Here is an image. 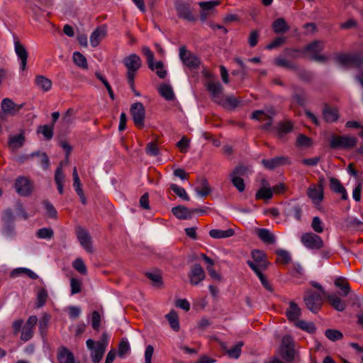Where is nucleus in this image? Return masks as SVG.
Wrapping results in <instances>:
<instances>
[{
	"mask_svg": "<svg viewBox=\"0 0 363 363\" xmlns=\"http://www.w3.org/2000/svg\"><path fill=\"white\" fill-rule=\"evenodd\" d=\"M123 64L127 68V80L134 90V79L137 71L142 66V60L136 54H130L123 59Z\"/></svg>",
	"mask_w": 363,
	"mask_h": 363,
	"instance_id": "1",
	"label": "nucleus"
},
{
	"mask_svg": "<svg viewBox=\"0 0 363 363\" xmlns=\"http://www.w3.org/2000/svg\"><path fill=\"white\" fill-rule=\"evenodd\" d=\"M357 139L350 135H332L330 140V147L332 149L350 150L357 145Z\"/></svg>",
	"mask_w": 363,
	"mask_h": 363,
	"instance_id": "2",
	"label": "nucleus"
},
{
	"mask_svg": "<svg viewBox=\"0 0 363 363\" xmlns=\"http://www.w3.org/2000/svg\"><path fill=\"white\" fill-rule=\"evenodd\" d=\"M175 9L179 18L189 22H195L196 17L193 14L191 4L183 0H177L175 2Z\"/></svg>",
	"mask_w": 363,
	"mask_h": 363,
	"instance_id": "3",
	"label": "nucleus"
},
{
	"mask_svg": "<svg viewBox=\"0 0 363 363\" xmlns=\"http://www.w3.org/2000/svg\"><path fill=\"white\" fill-rule=\"evenodd\" d=\"M14 187L18 195L29 196L33 191V183L26 177H18L15 181Z\"/></svg>",
	"mask_w": 363,
	"mask_h": 363,
	"instance_id": "4",
	"label": "nucleus"
},
{
	"mask_svg": "<svg viewBox=\"0 0 363 363\" xmlns=\"http://www.w3.org/2000/svg\"><path fill=\"white\" fill-rule=\"evenodd\" d=\"M130 115L136 127L141 129L144 127L145 109L141 102H136L131 105Z\"/></svg>",
	"mask_w": 363,
	"mask_h": 363,
	"instance_id": "5",
	"label": "nucleus"
},
{
	"mask_svg": "<svg viewBox=\"0 0 363 363\" xmlns=\"http://www.w3.org/2000/svg\"><path fill=\"white\" fill-rule=\"evenodd\" d=\"M179 57L183 64L190 69L198 68L201 64L200 59L196 55L187 50L185 46L180 48Z\"/></svg>",
	"mask_w": 363,
	"mask_h": 363,
	"instance_id": "6",
	"label": "nucleus"
},
{
	"mask_svg": "<svg viewBox=\"0 0 363 363\" xmlns=\"http://www.w3.org/2000/svg\"><path fill=\"white\" fill-rule=\"evenodd\" d=\"M306 307L313 313H318L323 305V298L320 294L311 291L304 297Z\"/></svg>",
	"mask_w": 363,
	"mask_h": 363,
	"instance_id": "7",
	"label": "nucleus"
},
{
	"mask_svg": "<svg viewBox=\"0 0 363 363\" xmlns=\"http://www.w3.org/2000/svg\"><path fill=\"white\" fill-rule=\"evenodd\" d=\"M282 356L287 362H291L294 359L295 343L290 335L284 336L281 345Z\"/></svg>",
	"mask_w": 363,
	"mask_h": 363,
	"instance_id": "8",
	"label": "nucleus"
},
{
	"mask_svg": "<svg viewBox=\"0 0 363 363\" xmlns=\"http://www.w3.org/2000/svg\"><path fill=\"white\" fill-rule=\"evenodd\" d=\"M301 241L306 247L311 250H319L323 246L322 238L319 235L312 233L303 234L301 238Z\"/></svg>",
	"mask_w": 363,
	"mask_h": 363,
	"instance_id": "9",
	"label": "nucleus"
},
{
	"mask_svg": "<svg viewBox=\"0 0 363 363\" xmlns=\"http://www.w3.org/2000/svg\"><path fill=\"white\" fill-rule=\"evenodd\" d=\"M206 88L214 102L218 104L223 103V87L220 82L208 81L206 84Z\"/></svg>",
	"mask_w": 363,
	"mask_h": 363,
	"instance_id": "10",
	"label": "nucleus"
},
{
	"mask_svg": "<svg viewBox=\"0 0 363 363\" xmlns=\"http://www.w3.org/2000/svg\"><path fill=\"white\" fill-rule=\"evenodd\" d=\"M77 238L81 246L89 253L93 252L91 238L84 228L78 227L76 230Z\"/></svg>",
	"mask_w": 363,
	"mask_h": 363,
	"instance_id": "11",
	"label": "nucleus"
},
{
	"mask_svg": "<svg viewBox=\"0 0 363 363\" xmlns=\"http://www.w3.org/2000/svg\"><path fill=\"white\" fill-rule=\"evenodd\" d=\"M87 348L90 350V357L93 363H99L102 359L106 350L104 347L97 345L95 341L89 339L86 342Z\"/></svg>",
	"mask_w": 363,
	"mask_h": 363,
	"instance_id": "12",
	"label": "nucleus"
},
{
	"mask_svg": "<svg viewBox=\"0 0 363 363\" xmlns=\"http://www.w3.org/2000/svg\"><path fill=\"white\" fill-rule=\"evenodd\" d=\"M188 276L190 284L196 286L205 279L206 274L200 264H194L191 267Z\"/></svg>",
	"mask_w": 363,
	"mask_h": 363,
	"instance_id": "13",
	"label": "nucleus"
},
{
	"mask_svg": "<svg viewBox=\"0 0 363 363\" xmlns=\"http://www.w3.org/2000/svg\"><path fill=\"white\" fill-rule=\"evenodd\" d=\"M24 104H16L11 99L5 98L1 101V111L9 113V116H13L23 108Z\"/></svg>",
	"mask_w": 363,
	"mask_h": 363,
	"instance_id": "14",
	"label": "nucleus"
},
{
	"mask_svg": "<svg viewBox=\"0 0 363 363\" xmlns=\"http://www.w3.org/2000/svg\"><path fill=\"white\" fill-rule=\"evenodd\" d=\"M15 52L20 60V69L25 71L26 69L27 60L28 53L25 46L20 43L18 40L14 41Z\"/></svg>",
	"mask_w": 363,
	"mask_h": 363,
	"instance_id": "15",
	"label": "nucleus"
},
{
	"mask_svg": "<svg viewBox=\"0 0 363 363\" xmlns=\"http://www.w3.org/2000/svg\"><path fill=\"white\" fill-rule=\"evenodd\" d=\"M107 33V28L105 25L97 27L91 34L90 43L92 47L99 45L101 40L105 38Z\"/></svg>",
	"mask_w": 363,
	"mask_h": 363,
	"instance_id": "16",
	"label": "nucleus"
},
{
	"mask_svg": "<svg viewBox=\"0 0 363 363\" xmlns=\"http://www.w3.org/2000/svg\"><path fill=\"white\" fill-rule=\"evenodd\" d=\"M307 196L312 200L313 203H320L324 198V191L315 184L311 185L307 190Z\"/></svg>",
	"mask_w": 363,
	"mask_h": 363,
	"instance_id": "17",
	"label": "nucleus"
},
{
	"mask_svg": "<svg viewBox=\"0 0 363 363\" xmlns=\"http://www.w3.org/2000/svg\"><path fill=\"white\" fill-rule=\"evenodd\" d=\"M323 117L326 123H334L339 118V112L336 108L325 104L323 109Z\"/></svg>",
	"mask_w": 363,
	"mask_h": 363,
	"instance_id": "18",
	"label": "nucleus"
},
{
	"mask_svg": "<svg viewBox=\"0 0 363 363\" xmlns=\"http://www.w3.org/2000/svg\"><path fill=\"white\" fill-rule=\"evenodd\" d=\"M26 141L24 131L21 130V133L16 135H10L9 137V146L13 150H18L21 147Z\"/></svg>",
	"mask_w": 363,
	"mask_h": 363,
	"instance_id": "19",
	"label": "nucleus"
},
{
	"mask_svg": "<svg viewBox=\"0 0 363 363\" xmlns=\"http://www.w3.org/2000/svg\"><path fill=\"white\" fill-rule=\"evenodd\" d=\"M173 215L180 220L189 219L192 217L193 211L184 206L179 205L172 208Z\"/></svg>",
	"mask_w": 363,
	"mask_h": 363,
	"instance_id": "20",
	"label": "nucleus"
},
{
	"mask_svg": "<svg viewBox=\"0 0 363 363\" xmlns=\"http://www.w3.org/2000/svg\"><path fill=\"white\" fill-rule=\"evenodd\" d=\"M331 306L337 311H343L346 308V303L335 294H328L325 296Z\"/></svg>",
	"mask_w": 363,
	"mask_h": 363,
	"instance_id": "21",
	"label": "nucleus"
},
{
	"mask_svg": "<svg viewBox=\"0 0 363 363\" xmlns=\"http://www.w3.org/2000/svg\"><path fill=\"white\" fill-rule=\"evenodd\" d=\"M292 89L294 91V94L292 95L294 100H295L299 106H305L306 103V91L303 88L295 85L292 86Z\"/></svg>",
	"mask_w": 363,
	"mask_h": 363,
	"instance_id": "22",
	"label": "nucleus"
},
{
	"mask_svg": "<svg viewBox=\"0 0 363 363\" xmlns=\"http://www.w3.org/2000/svg\"><path fill=\"white\" fill-rule=\"evenodd\" d=\"M59 363H74V357L72 352L65 347H61L57 354Z\"/></svg>",
	"mask_w": 363,
	"mask_h": 363,
	"instance_id": "23",
	"label": "nucleus"
},
{
	"mask_svg": "<svg viewBox=\"0 0 363 363\" xmlns=\"http://www.w3.org/2000/svg\"><path fill=\"white\" fill-rule=\"evenodd\" d=\"M330 188L333 191L341 194L342 200L347 199L346 189L337 179L334 177L330 178Z\"/></svg>",
	"mask_w": 363,
	"mask_h": 363,
	"instance_id": "24",
	"label": "nucleus"
},
{
	"mask_svg": "<svg viewBox=\"0 0 363 363\" xmlns=\"http://www.w3.org/2000/svg\"><path fill=\"white\" fill-rule=\"evenodd\" d=\"M286 160L284 157H275L269 160H262V164L265 168L272 170L284 164Z\"/></svg>",
	"mask_w": 363,
	"mask_h": 363,
	"instance_id": "25",
	"label": "nucleus"
},
{
	"mask_svg": "<svg viewBox=\"0 0 363 363\" xmlns=\"http://www.w3.org/2000/svg\"><path fill=\"white\" fill-rule=\"evenodd\" d=\"M301 315V309L294 301L290 302L289 307L286 311V315L289 320H297Z\"/></svg>",
	"mask_w": 363,
	"mask_h": 363,
	"instance_id": "26",
	"label": "nucleus"
},
{
	"mask_svg": "<svg viewBox=\"0 0 363 363\" xmlns=\"http://www.w3.org/2000/svg\"><path fill=\"white\" fill-rule=\"evenodd\" d=\"M294 124L289 121L279 122L276 128L279 138H283L285 135L291 133L293 130Z\"/></svg>",
	"mask_w": 363,
	"mask_h": 363,
	"instance_id": "27",
	"label": "nucleus"
},
{
	"mask_svg": "<svg viewBox=\"0 0 363 363\" xmlns=\"http://www.w3.org/2000/svg\"><path fill=\"white\" fill-rule=\"evenodd\" d=\"M275 33H284L289 30V26L283 18H277L272 25Z\"/></svg>",
	"mask_w": 363,
	"mask_h": 363,
	"instance_id": "28",
	"label": "nucleus"
},
{
	"mask_svg": "<svg viewBox=\"0 0 363 363\" xmlns=\"http://www.w3.org/2000/svg\"><path fill=\"white\" fill-rule=\"evenodd\" d=\"M286 214L289 216L294 217L298 221L301 220L302 208L298 203L289 204L286 208Z\"/></svg>",
	"mask_w": 363,
	"mask_h": 363,
	"instance_id": "29",
	"label": "nucleus"
},
{
	"mask_svg": "<svg viewBox=\"0 0 363 363\" xmlns=\"http://www.w3.org/2000/svg\"><path fill=\"white\" fill-rule=\"evenodd\" d=\"M35 85L44 91H48L52 88V81L43 75H38L35 79Z\"/></svg>",
	"mask_w": 363,
	"mask_h": 363,
	"instance_id": "30",
	"label": "nucleus"
},
{
	"mask_svg": "<svg viewBox=\"0 0 363 363\" xmlns=\"http://www.w3.org/2000/svg\"><path fill=\"white\" fill-rule=\"evenodd\" d=\"M235 234V230L233 228H228L225 230L219 229H212L209 232L211 238L215 239L227 238L232 237Z\"/></svg>",
	"mask_w": 363,
	"mask_h": 363,
	"instance_id": "31",
	"label": "nucleus"
},
{
	"mask_svg": "<svg viewBox=\"0 0 363 363\" xmlns=\"http://www.w3.org/2000/svg\"><path fill=\"white\" fill-rule=\"evenodd\" d=\"M160 94L167 101H172L175 95L172 87L169 84H162L158 88Z\"/></svg>",
	"mask_w": 363,
	"mask_h": 363,
	"instance_id": "32",
	"label": "nucleus"
},
{
	"mask_svg": "<svg viewBox=\"0 0 363 363\" xmlns=\"http://www.w3.org/2000/svg\"><path fill=\"white\" fill-rule=\"evenodd\" d=\"M334 284L342 291V296H347L351 291L350 284L345 277H337L335 280Z\"/></svg>",
	"mask_w": 363,
	"mask_h": 363,
	"instance_id": "33",
	"label": "nucleus"
},
{
	"mask_svg": "<svg viewBox=\"0 0 363 363\" xmlns=\"http://www.w3.org/2000/svg\"><path fill=\"white\" fill-rule=\"evenodd\" d=\"M258 238L266 244H274L275 242V237L267 229L259 228L257 230Z\"/></svg>",
	"mask_w": 363,
	"mask_h": 363,
	"instance_id": "34",
	"label": "nucleus"
},
{
	"mask_svg": "<svg viewBox=\"0 0 363 363\" xmlns=\"http://www.w3.org/2000/svg\"><path fill=\"white\" fill-rule=\"evenodd\" d=\"M252 257L255 264H259V267H262L263 269H267L269 263L265 259V254L260 250H253L252 252Z\"/></svg>",
	"mask_w": 363,
	"mask_h": 363,
	"instance_id": "35",
	"label": "nucleus"
},
{
	"mask_svg": "<svg viewBox=\"0 0 363 363\" xmlns=\"http://www.w3.org/2000/svg\"><path fill=\"white\" fill-rule=\"evenodd\" d=\"M323 49H324V43L323 41L314 40L305 47L304 51L310 52L313 55H317L318 53H320V52L323 51Z\"/></svg>",
	"mask_w": 363,
	"mask_h": 363,
	"instance_id": "36",
	"label": "nucleus"
},
{
	"mask_svg": "<svg viewBox=\"0 0 363 363\" xmlns=\"http://www.w3.org/2000/svg\"><path fill=\"white\" fill-rule=\"evenodd\" d=\"M165 317L171 328L176 332L179 331L180 326L177 313L174 311H171Z\"/></svg>",
	"mask_w": 363,
	"mask_h": 363,
	"instance_id": "37",
	"label": "nucleus"
},
{
	"mask_svg": "<svg viewBox=\"0 0 363 363\" xmlns=\"http://www.w3.org/2000/svg\"><path fill=\"white\" fill-rule=\"evenodd\" d=\"M273 193L272 189L269 187H262L260 188L255 194V199L257 200H269L272 198Z\"/></svg>",
	"mask_w": 363,
	"mask_h": 363,
	"instance_id": "38",
	"label": "nucleus"
},
{
	"mask_svg": "<svg viewBox=\"0 0 363 363\" xmlns=\"http://www.w3.org/2000/svg\"><path fill=\"white\" fill-rule=\"evenodd\" d=\"M73 61L77 66L84 69H88L86 59L81 52H74L73 53Z\"/></svg>",
	"mask_w": 363,
	"mask_h": 363,
	"instance_id": "39",
	"label": "nucleus"
},
{
	"mask_svg": "<svg viewBox=\"0 0 363 363\" xmlns=\"http://www.w3.org/2000/svg\"><path fill=\"white\" fill-rule=\"evenodd\" d=\"M48 298V294L45 288L40 289L37 292L36 307H43Z\"/></svg>",
	"mask_w": 363,
	"mask_h": 363,
	"instance_id": "40",
	"label": "nucleus"
},
{
	"mask_svg": "<svg viewBox=\"0 0 363 363\" xmlns=\"http://www.w3.org/2000/svg\"><path fill=\"white\" fill-rule=\"evenodd\" d=\"M152 71H155L156 74L160 79H164L167 77V72L164 67V63L162 61H157L153 63Z\"/></svg>",
	"mask_w": 363,
	"mask_h": 363,
	"instance_id": "41",
	"label": "nucleus"
},
{
	"mask_svg": "<svg viewBox=\"0 0 363 363\" xmlns=\"http://www.w3.org/2000/svg\"><path fill=\"white\" fill-rule=\"evenodd\" d=\"M244 345V342L242 341L238 342L235 345L227 350V354L230 358L238 359L240 356L242 347Z\"/></svg>",
	"mask_w": 363,
	"mask_h": 363,
	"instance_id": "42",
	"label": "nucleus"
},
{
	"mask_svg": "<svg viewBox=\"0 0 363 363\" xmlns=\"http://www.w3.org/2000/svg\"><path fill=\"white\" fill-rule=\"evenodd\" d=\"M73 268L82 275L87 274V269L84 264V260L81 257H77L72 262Z\"/></svg>",
	"mask_w": 363,
	"mask_h": 363,
	"instance_id": "43",
	"label": "nucleus"
},
{
	"mask_svg": "<svg viewBox=\"0 0 363 363\" xmlns=\"http://www.w3.org/2000/svg\"><path fill=\"white\" fill-rule=\"evenodd\" d=\"M295 325L309 333H314L315 332V326L313 323H308L304 320H298L296 322Z\"/></svg>",
	"mask_w": 363,
	"mask_h": 363,
	"instance_id": "44",
	"label": "nucleus"
},
{
	"mask_svg": "<svg viewBox=\"0 0 363 363\" xmlns=\"http://www.w3.org/2000/svg\"><path fill=\"white\" fill-rule=\"evenodd\" d=\"M325 335L333 342L340 340L343 337V334L340 330L335 329H327L325 331Z\"/></svg>",
	"mask_w": 363,
	"mask_h": 363,
	"instance_id": "45",
	"label": "nucleus"
},
{
	"mask_svg": "<svg viewBox=\"0 0 363 363\" xmlns=\"http://www.w3.org/2000/svg\"><path fill=\"white\" fill-rule=\"evenodd\" d=\"M53 125H40L38 133H41L46 140H50L53 136Z\"/></svg>",
	"mask_w": 363,
	"mask_h": 363,
	"instance_id": "46",
	"label": "nucleus"
},
{
	"mask_svg": "<svg viewBox=\"0 0 363 363\" xmlns=\"http://www.w3.org/2000/svg\"><path fill=\"white\" fill-rule=\"evenodd\" d=\"M201 189L199 187L196 188V191L197 194L202 197L208 196L211 193V188L208 181L206 179H201Z\"/></svg>",
	"mask_w": 363,
	"mask_h": 363,
	"instance_id": "47",
	"label": "nucleus"
},
{
	"mask_svg": "<svg viewBox=\"0 0 363 363\" xmlns=\"http://www.w3.org/2000/svg\"><path fill=\"white\" fill-rule=\"evenodd\" d=\"M170 189L174 191V194H176L179 197L182 199L184 201H189V196H188L187 193L186 192V190L179 186L178 185L175 184H172L170 185Z\"/></svg>",
	"mask_w": 363,
	"mask_h": 363,
	"instance_id": "48",
	"label": "nucleus"
},
{
	"mask_svg": "<svg viewBox=\"0 0 363 363\" xmlns=\"http://www.w3.org/2000/svg\"><path fill=\"white\" fill-rule=\"evenodd\" d=\"M352 54H338L335 57V61L342 66L351 65Z\"/></svg>",
	"mask_w": 363,
	"mask_h": 363,
	"instance_id": "49",
	"label": "nucleus"
},
{
	"mask_svg": "<svg viewBox=\"0 0 363 363\" xmlns=\"http://www.w3.org/2000/svg\"><path fill=\"white\" fill-rule=\"evenodd\" d=\"M233 185L238 189L239 192H242L245 189V184L240 177L230 175Z\"/></svg>",
	"mask_w": 363,
	"mask_h": 363,
	"instance_id": "50",
	"label": "nucleus"
},
{
	"mask_svg": "<svg viewBox=\"0 0 363 363\" xmlns=\"http://www.w3.org/2000/svg\"><path fill=\"white\" fill-rule=\"evenodd\" d=\"M274 63L279 67H282L293 70L297 69L296 65L291 63L290 61L283 57L277 58Z\"/></svg>",
	"mask_w": 363,
	"mask_h": 363,
	"instance_id": "51",
	"label": "nucleus"
},
{
	"mask_svg": "<svg viewBox=\"0 0 363 363\" xmlns=\"http://www.w3.org/2000/svg\"><path fill=\"white\" fill-rule=\"evenodd\" d=\"M276 254L278 257L277 261L281 262L283 264H288L291 262L290 254L284 250H277Z\"/></svg>",
	"mask_w": 363,
	"mask_h": 363,
	"instance_id": "52",
	"label": "nucleus"
},
{
	"mask_svg": "<svg viewBox=\"0 0 363 363\" xmlns=\"http://www.w3.org/2000/svg\"><path fill=\"white\" fill-rule=\"evenodd\" d=\"M145 276L152 281L154 286H160L162 284V277L159 272H147Z\"/></svg>",
	"mask_w": 363,
	"mask_h": 363,
	"instance_id": "53",
	"label": "nucleus"
},
{
	"mask_svg": "<svg viewBox=\"0 0 363 363\" xmlns=\"http://www.w3.org/2000/svg\"><path fill=\"white\" fill-rule=\"evenodd\" d=\"M311 228L317 233H321L323 232V223L318 216H315L313 218Z\"/></svg>",
	"mask_w": 363,
	"mask_h": 363,
	"instance_id": "54",
	"label": "nucleus"
},
{
	"mask_svg": "<svg viewBox=\"0 0 363 363\" xmlns=\"http://www.w3.org/2000/svg\"><path fill=\"white\" fill-rule=\"evenodd\" d=\"M82 281L74 277L70 279L71 294L74 295L82 291Z\"/></svg>",
	"mask_w": 363,
	"mask_h": 363,
	"instance_id": "55",
	"label": "nucleus"
},
{
	"mask_svg": "<svg viewBox=\"0 0 363 363\" xmlns=\"http://www.w3.org/2000/svg\"><path fill=\"white\" fill-rule=\"evenodd\" d=\"M95 75L97 77V79H99L104 84L105 87L106 88V89H107V91L108 92V95H109L110 98L112 100H114L115 99V96H114L113 91L112 90V88H111L110 84L106 80V79L105 77H104L101 75V74L98 72H96Z\"/></svg>",
	"mask_w": 363,
	"mask_h": 363,
	"instance_id": "56",
	"label": "nucleus"
},
{
	"mask_svg": "<svg viewBox=\"0 0 363 363\" xmlns=\"http://www.w3.org/2000/svg\"><path fill=\"white\" fill-rule=\"evenodd\" d=\"M298 77L303 82H310L313 79V74L311 72L306 69H296Z\"/></svg>",
	"mask_w": 363,
	"mask_h": 363,
	"instance_id": "57",
	"label": "nucleus"
},
{
	"mask_svg": "<svg viewBox=\"0 0 363 363\" xmlns=\"http://www.w3.org/2000/svg\"><path fill=\"white\" fill-rule=\"evenodd\" d=\"M101 318L100 313L94 311L91 313V326L96 331H99L101 325Z\"/></svg>",
	"mask_w": 363,
	"mask_h": 363,
	"instance_id": "58",
	"label": "nucleus"
},
{
	"mask_svg": "<svg viewBox=\"0 0 363 363\" xmlns=\"http://www.w3.org/2000/svg\"><path fill=\"white\" fill-rule=\"evenodd\" d=\"M223 103L218 104L221 105V106H223L224 107L230 106V107H233V108H235V107H237L238 106V104H239V101L233 96H228V97H225V96L223 95Z\"/></svg>",
	"mask_w": 363,
	"mask_h": 363,
	"instance_id": "59",
	"label": "nucleus"
},
{
	"mask_svg": "<svg viewBox=\"0 0 363 363\" xmlns=\"http://www.w3.org/2000/svg\"><path fill=\"white\" fill-rule=\"evenodd\" d=\"M54 233L50 228H43L38 230L37 236L41 239H50L53 237Z\"/></svg>",
	"mask_w": 363,
	"mask_h": 363,
	"instance_id": "60",
	"label": "nucleus"
},
{
	"mask_svg": "<svg viewBox=\"0 0 363 363\" xmlns=\"http://www.w3.org/2000/svg\"><path fill=\"white\" fill-rule=\"evenodd\" d=\"M33 328H30L28 326L24 325L21 332V339L24 342L28 341L33 337Z\"/></svg>",
	"mask_w": 363,
	"mask_h": 363,
	"instance_id": "61",
	"label": "nucleus"
},
{
	"mask_svg": "<svg viewBox=\"0 0 363 363\" xmlns=\"http://www.w3.org/2000/svg\"><path fill=\"white\" fill-rule=\"evenodd\" d=\"M130 347L126 339H122L118 345V355L122 357L130 351Z\"/></svg>",
	"mask_w": 363,
	"mask_h": 363,
	"instance_id": "62",
	"label": "nucleus"
},
{
	"mask_svg": "<svg viewBox=\"0 0 363 363\" xmlns=\"http://www.w3.org/2000/svg\"><path fill=\"white\" fill-rule=\"evenodd\" d=\"M311 144V140L303 134H299L296 139V146L298 147H309Z\"/></svg>",
	"mask_w": 363,
	"mask_h": 363,
	"instance_id": "63",
	"label": "nucleus"
},
{
	"mask_svg": "<svg viewBox=\"0 0 363 363\" xmlns=\"http://www.w3.org/2000/svg\"><path fill=\"white\" fill-rule=\"evenodd\" d=\"M351 65L362 69L363 67V56L359 54H352Z\"/></svg>",
	"mask_w": 363,
	"mask_h": 363,
	"instance_id": "64",
	"label": "nucleus"
}]
</instances>
